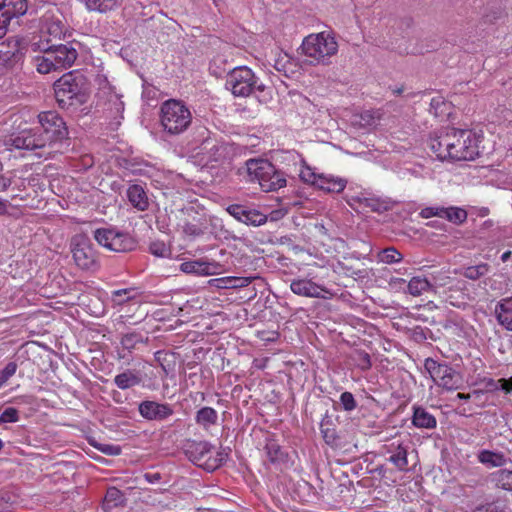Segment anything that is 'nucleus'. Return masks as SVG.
I'll return each mask as SVG.
<instances>
[{"instance_id": "obj_1", "label": "nucleus", "mask_w": 512, "mask_h": 512, "mask_svg": "<svg viewBox=\"0 0 512 512\" xmlns=\"http://www.w3.org/2000/svg\"><path fill=\"white\" fill-rule=\"evenodd\" d=\"M482 140L481 131L450 128L432 136L429 147L441 161H473L480 155Z\"/></svg>"}, {"instance_id": "obj_2", "label": "nucleus", "mask_w": 512, "mask_h": 512, "mask_svg": "<svg viewBox=\"0 0 512 512\" xmlns=\"http://www.w3.org/2000/svg\"><path fill=\"white\" fill-rule=\"evenodd\" d=\"M284 159L293 163L291 172L297 174L304 183L328 193H340L346 188L347 180L345 178L333 174L318 173L315 168L307 165L302 156L295 151L286 152Z\"/></svg>"}, {"instance_id": "obj_3", "label": "nucleus", "mask_w": 512, "mask_h": 512, "mask_svg": "<svg viewBox=\"0 0 512 512\" xmlns=\"http://www.w3.org/2000/svg\"><path fill=\"white\" fill-rule=\"evenodd\" d=\"M226 87L234 96L248 97L254 94L262 103H267L271 99L270 90L246 66L236 67L228 74Z\"/></svg>"}, {"instance_id": "obj_4", "label": "nucleus", "mask_w": 512, "mask_h": 512, "mask_svg": "<svg viewBox=\"0 0 512 512\" xmlns=\"http://www.w3.org/2000/svg\"><path fill=\"white\" fill-rule=\"evenodd\" d=\"M302 54L312 65H329L339 49L335 35L331 31L312 33L306 36L301 45Z\"/></svg>"}, {"instance_id": "obj_5", "label": "nucleus", "mask_w": 512, "mask_h": 512, "mask_svg": "<svg viewBox=\"0 0 512 512\" xmlns=\"http://www.w3.org/2000/svg\"><path fill=\"white\" fill-rule=\"evenodd\" d=\"M54 92L58 105L63 109H77L88 99L85 78L72 72L63 75L54 83Z\"/></svg>"}, {"instance_id": "obj_6", "label": "nucleus", "mask_w": 512, "mask_h": 512, "mask_svg": "<svg viewBox=\"0 0 512 512\" xmlns=\"http://www.w3.org/2000/svg\"><path fill=\"white\" fill-rule=\"evenodd\" d=\"M160 119L166 132L180 134L191 124L192 114L183 102L170 99L162 104Z\"/></svg>"}, {"instance_id": "obj_7", "label": "nucleus", "mask_w": 512, "mask_h": 512, "mask_svg": "<svg viewBox=\"0 0 512 512\" xmlns=\"http://www.w3.org/2000/svg\"><path fill=\"white\" fill-rule=\"evenodd\" d=\"M187 453L191 461L207 471L216 470L227 460L229 455L225 448L214 451L213 446L207 441L193 442L189 445Z\"/></svg>"}, {"instance_id": "obj_8", "label": "nucleus", "mask_w": 512, "mask_h": 512, "mask_svg": "<svg viewBox=\"0 0 512 512\" xmlns=\"http://www.w3.org/2000/svg\"><path fill=\"white\" fill-rule=\"evenodd\" d=\"M424 367L435 385L448 391L461 388L463 384L462 376L447 364L439 363L432 358H427Z\"/></svg>"}, {"instance_id": "obj_9", "label": "nucleus", "mask_w": 512, "mask_h": 512, "mask_svg": "<svg viewBox=\"0 0 512 512\" xmlns=\"http://www.w3.org/2000/svg\"><path fill=\"white\" fill-rule=\"evenodd\" d=\"M37 129L48 145L62 139L67 134L65 122L55 111H45L38 115Z\"/></svg>"}, {"instance_id": "obj_10", "label": "nucleus", "mask_w": 512, "mask_h": 512, "mask_svg": "<svg viewBox=\"0 0 512 512\" xmlns=\"http://www.w3.org/2000/svg\"><path fill=\"white\" fill-rule=\"evenodd\" d=\"M5 146L8 150L24 149L33 151L45 148L48 144L37 127H33L12 134L5 140Z\"/></svg>"}, {"instance_id": "obj_11", "label": "nucleus", "mask_w": 512, "mask_h": 512, "mask_svg": "<svg viewBox=\"0 0 512 512\" xmlns=\"http://www.w3.org/2000/svg\"><path fill=\"white\" fill-rule=\"evenodd\" d=\"M95 240L104 248L114 252H125L133 248V240L112 228H99L94 232Z\"/></svg>"}, {"instance_id": "obj_12", "label": "nucleus", "mask_w": 512, "mask_h": 512, "mask_svg": "<svg viewBox=\"0 0 512 512\" xmlns=\"http://www.w3.org/2000/svg\"><path fill=\"white\" fill-rule=\"evenodd\" d=\"M227 154L226 145L218 142L214 138H205L200 147L195 151L194 157L204 166H214V163L223 161Z\"/></svg>"}, {"instance_id": "obj_13", "label": "nucleus", "mask_w": 512, "mask_h": 512, "mask_svg": "<svg viewBox=\"0 0 512 512\" xmlns=\"http://www.w3.org/2000/svg\"><path fill=\"white\" fill-rule=\"evenodd\" d=\"M73 259L81 269H92L96 265V254L85 236L78 235L72 240Z\"/></svg>"}, {"instance_id": "obj_14", "label": "nucleus", "mask_w": 512, "mask_h": 512, "mask_svg": "<svg viewBox=\"0 0 512 512\" xmlns=\"http://www.w3.org/2000/svg\"><path fill=\"white\" fill-rule=\"evenodd\" d=\"M290 289L296 295L309 298L329 299L333 296V293L328 288L315 283L312 278L308 277L293 279L290 283Z\"/></svg>"}, {"instance_id": "obj_15", "label": "nucleus", "mask_w": 512, "mask_h": 512, "mask_svg": "<svg viewBox=\"0 0 512 512\" xmlns=\"http://www.w3.org/2000/svg\"><path fill=\"white\" fill-rule=\"evenodd\" d=\"M180 270L186 274L211 276L222 273L223 266L214 260L198 259L181 263Z\"/></svg>"}, {"instance_id": "obj_16", "label": "nucleus", "mask_w": 512, "mask_h": 512, "mask_svg": "<svg viewBox=\"0 0 512 512\" xmlns=\"http://www.w3.org/2000/svg\"><path fill=\"white\" fill-rule=\"evenodd\" d=\"M49 51L58 70L70 68L78 56L76 48L71 43L50 47Z\"/></svg>"}, {"instance_id": "obj_17", "label": "nucleus", "mask_w": 512, "mask_h": 512, "mask_svg": "<svg viewBox=\"0 0 512 512\" xmlns=\"http://www.w3.org/2000/svg\"><path fill=\"white\" fill-rule=\"evenodd\" d=\"M140 415L147 420L162 421L173 414V409L169 404L158 403L155 401H143L139 405Z\"/></svg>"}, {"instance_id": "obj_18", "label": "nucleus", "mask_w": 512, "mask_h": 512, "mask_svg": "<svg viewBox=\"0 0 512 512\" xmlns=\"http://www.w3.org/2000/svg\"><path fill=\"white\" fill-rule=\"evenodd\" d=\"M347 202L354 209H369L373 212H383L389 208L386 200L365 193L351 196Z\"/></svg>"}, {"instance_id": "obj_19", "label": "nucleus", "mask_w": 512, "mask_h": 512, "mask_svg": "<svg viewBox=\"0 0 512 512\" xmlns=\"http://www.w3.org/2000/svg\"><path fill=\"white\" fill-rule=\"evenodd\" d=\"M246 172L249 181L258 182L262 187L266 174L272 172V163L265 159H249L246 162Z\"/></svg>"}, {"instance_id": "obj_20", "label": "nucleus", "mask_w": 512, "mask_h": 512, "mask_svg": "<svg viewBox=\"0 0 512 512\" xmlns=\"http://www.w3.org/2000/svg\"><path fill=\"white\" fill-rule=\"evenodd\" d=\"M27 8L26 0H0V15L3 23L8 24L11 19L24 15Z\"/></svg>"}, {"instance_id": "obj_21", "label": "nucleus", "mask_w": 512, "mask_h": 512, "mask_svg": "<svg viewBox=\"0 0 512 512\" xmlns=\"http://www.w3.org/2000/svg\"><path fill=\"white\" fill-rule=\"evenodd\" d=\"M495 316L499 325L512 331V296L503 298L496 304Z\"/></svg>"}, {"instance_id": "obj_22", "label": "nucleus", "mask_w": 512, "mask_h": 512, "mask_svg": "<svg viewBox=\"0 0 512 512\" xmlns=\"http://www.w3.org/2000/svg\"><path fill=\"white\" fill-rule=\"evenodd\" d=\"M412 424L419 429H434L436 418L421 406H413Z\"/></svg>"}, {"instance_id": "obj_23", "label": "nucleus", "mask_w": 512, "mask_h": 512, "mask_svg": "<svg viewBox=\"0 0 512 512\" xmlns=\"http://www.w3.org/2000/svg\"><path fill=\"white\" fill-rule=\"evenodd\" d=\"M391 453L389 461L399 470L404 471L408 466L407 449L402 443H391L389 446Z\"/></svg>"}, {"instance_id": "obj_24", "label": "nucleus", "mask_w": 512, "mask_h": 512, "mask_svg": "<svg viewBox=\"0 0 512 512\" xmlns=\"http://www.w3.org/2000/svg\"><path fill=\"white\" fill-rule=\"evenodd\" d=\"M123 503L124 496L122 492L115 487H111L106 492L102 507L106 512H119Z\"/></svg>"}, {"instance_id": "obj_25", "label": "nucleus", "mask_w": 512, "mask_h": 512, "mask_svg": "<svg viewBox=\"0 0 512 512\" xmlns=\"http://www.w3.org/2000/svg\"><path fill=\"white\" fill-rule=\"evenodd\" d=\"M127 197L130 203L138 210L144 211L148 208L146 192L140 185H132L127 190Z\"/></svg>"}, {"instance_id": "obj_26", "label": "nucleus", "mask_w": 512, "mask_h": 512, "mask_svg": "<svg viewBox=\"0 0 512 512\" xmlns=\"http://www.w3.org/2000/svg\"><path fill=\"white\" fill-rule=\"evenodd\" d=\"M286 186V178L281 171H278L272 164V172L266 174L262 189L265 191H274Z\"/></svg>"}, {"instance_id": "obj_27", "label": "nucleus", "mask_w": 512, "mask_h": 512, "mask_svg": "<svg viewBox=\"0 0 512 512\" xmlns=\"http://www.w3.org/2000/svg\"><path fill=\"white\" fill-rule=\"evenodd\" d=\"M218 420V413L212 407H202L195 415V421L198 425L208 430L211 426L215 425Z\"/></svg>"}, {"instance_id": "obj_28", "label": "nucleus", "mask_w": 512, "mask_h": 512, "mask_svg": "<svg viewBox=\"0 0 512 512\" xmlns=\"http://www.w3.org/2000/svg\"><path fill=\"white\" fill-rule=\"evenodd\" d=\"M33 63L36 67V70L41 74H48L58 71L57 65L52 60L49 49L46 50L42 55L34 57Z\"/></svg>"}, {"instance_id": "obj_29", "label": "nucleus", "mask_w": 512, "mask_h": 512, "mask_svg": "<svg viewBox=\"0 0 512 512\" xmlns=\"http://www.w3.org/2000/svg\"><path fill=\"white\" fill-rule=\"evenodd\" d=\"M432 288L433 284H431L426 278L420 276L411 278L407 284V292L412 296H420Z\"/></svg>"}, {"instance_id": "obj_30", "label": "nucleus", "mask_w": 512, "mask_h": 512, "mask_svg": "<svg viewBox=\"0 0 512 512\" xmlns=\"http://www.w3.org/2000/svg\"><path fill=\"white\" fill-rule=\"evenodd\" d=\"M251 277H224L212 279L210 283L218 288H237L244 287L251 283Z\"/></svg>"}, {"instance_id": "obj_31", "label": "nucleus", "mask_w": 512, "mask_h": 512, "mask_svg": "<svg viewBox=\"0 0 512 512\" xmlns=\"http://www.w3.org/2000/svg\"><path fill=\"white\" fill-rule=\"evenodd\" d=\"M140 378L131 370H127L115 376V385L122 390L132 388L140 383Z\"/></svg>"}, {"instance_id": "obj_32", "label": "nucleus", "mask_w": 512, "mask_h": 512, "mask_svg": "<svg viewBox=\"0 0 512 512\" xmlns=\"http://www.w3.org/2000/svg\"><path fill=\"white\" fill-rule=\"evenodd\" d=\"M478 460L480 463L490 467H501L506 463V458L503 454L489 450H482L478 454Z\"/></svg>"}, {"instance_id": "obj_33", "label": "nucleus", "mask_w": 512, "mask_h": 512, "mask_svg": "<svg viewBox=\"0 0 512 512\" xmlns=\"http://www.w3.org/2000/svg\"><path fill=\"white\" fill-rule=\"evenodd\" d=\"M377 258L384 264H394L401 262L403 255L396 248L388 247L379 251Z\"/></svg>"}, {"instance_id": "obj_34", "label": "nucleus", "mask_w": 512, "mask_h": 512, "mask_svg": "<svg viewBox=\"0 0 512 512\" xmlns=\"http://www.w3.org/2000/svg\"><path fill=\"white\" fill-rule=\"evenodd\" d=\"M430 112L436 117H442L450 113V104L442 96H435L430 102Z\"/></svg>"}, {"instance_id": "obj_35", "label": "nucleus", "mask_w": 512, "mask_h": 512, "mask_svg": "<svg viewBox=\"0 0 512 512\" xmlns=\"http://www.w3.org/2000/svg\"><path fill=\"white\" fill-rule=\"evenodd\" d=\"M42 31L54 39H57L64 34V26L60 20H50L46 17L45 23L42 26Z\"/></svg>"}, {"instance_id": "obj_36", "label": "nucleus", "mask_w": 512, "mask_h": 512, "mask_svg": "<svg viewBox=\"0 0 512 512\" xmlns=\"http://www.w3.org/2000/svg\"><path fill=\"white\" fill-rule=\"evenodd\" d=\"M90 11L106 12L116 5V0H81Z\"/></svg>"}, {"instance_id": "obj_37", "label": "nucleus", "mask_w": 512, "mask_h": 512, "mask_svg": "<svg viewBox=\"0 0 512 512\" xmlns=\"http://www.w3.org/2000/svg\"><path fill=\"white\" fill-rule=\"evenodd\" d=\"M136 290L134 288H126L115 290L111 294V301L114 305L119 306L135 298Z\"/></svg>"}, {"instance_id": "obj_38", "label": "nucleus", "mask_w": 512, "mask_h": 512, "mask_svg": "<svg viewBox=\"0 0 512 512\" xmlns=\"http://www.w3.org/2000/svg\"><path fill=\"white\" fill-rule=\"evenodd\" d=\"M443 217L453 223H462L467 218V213L464 209L458 207H449L444 209Z\"/></svg>"}, {"instance_id": "obj_39", "label": "nucleus", "mask_w": 512, "mask_h": 512, "mask_svg": "<svg viewBox=\"0 0 512 512\" xmlns=\"http://www.w3.org/2000/svg\"><path fill=\"white\" fill-rule=\"evenodd\" d=\"M497 486L504 490H512V471L502 469L494 474Z\"/></svg>"}, {"instance_id": "obj_40", "label": "nucleus", "mask_w": 512, "mask_h": 512, "mask_svg": "<svg viewBox=\"0 0 512 512\" xmlns=\"http://www.w3.org/2000/svg\"><path fill=\"white\" fill-rule=\"evenodd\" d=\"M144 339L140 333L131 332L125 334L121 339V345L124 349L131 351L140 343H143Z\"/></svg>"}, {"instance_id": "obj_41", "label": "nucleus", "mask_w": 512, "mask_h": 512, "mask_svg": "<svg viewBox=\"0 0 512 512\" xmlns=\"http://www.w3.org/2000/svg\"><path fill=\"white\" fill-rule=\"evenodd\" d=\"M20 60L18 52L11 50H0V62L3 69L13 67Z\"/></svg>"}, {"instance_id": "obj_42", "label": "nucleus", "mask_w": 512, "mask_h": 512, "mask_svg": "<svg viewBox=\"0 0 512 512\" xmlns=\"http://www.w3.org/2000/svg\"><path fill=\"white\" fill-rule=\"evenodd\" d=\"M149 251L156 257L168 258L171 256V249L163 241H153L149 246Z\"/></svg>"}, {"instance_id": "obj_43", "label": "nucleus", "mask_w": 512, "mask_h": 512, "mask_svg": "<svg viewBox=\"0 0 512 512\" xmlns=\"http://www.w3.org/2000/svg\"><path fill=\"white\" fill-rule=\"evenodd\" d=\"M266 221H267V218L265 215H263L257 211H252V210H247L246 214L243 218V223H245L247 225H252V226H261V225L265 224Z\"/></svg>"}, {"instance_id": "obj_44", "label": "nucleus", "mask_w": 512, "mask_h": 512, "mask_svg": "<svg viewBox=\"0 0 512 512\" xmlns=\"http://www.w3.org/2000/svg\"><path fill=\"white\" fill-rule=\"evenodd\" d=\"M489 268L487 264H480L471 266L465 269L464 276L471 280H476L488 272Z\"/></svg>"}, {"instance_id": "obj_45", "label": "nucleus", "mask_w": 512, "mask_h": 512, "mask_svg": "<svg viewBox=\"0 0 512 512\" xmlns=\"http://www.w3.org/2000/svg\"><path fill=\"white\" fill-rule=\"evenodd\" d=\"M265 450L271 462H277L282 459L283 452L276 442H268Z\"/></svg>"}, {"instance_id": "obj_46", "label": "nucleus", "mask_w": 512, "mask_h": 512, "mask_svg": "<svg viewBox=\"0 0 512 512\" xmlns=\"http://www.w3.org/2000/svg\"><path fill=\"white\" fill-rule=\"evenodd\" d=\"M17 364L9 362L2 370H0V388L3 387L7 381L15 375L17 371Z\"/></svg>"}, {"instance_id": "obj_47", "label": "nucleus", "mask_w": 512, "mask_h": 512, "mask_svg": "<svg viewBox=\"0 0 512 512\" xmlns=\"http://www.w3.org/2000/svg\"><path fill=\"white\" fill-rule=\"evenodd\" d=\"M488 385L492 389H501L507 394H512V377L509 379L502 378L499 379L498 381L490 380Z\"/></svg>"}, {"instance_id": "obj_48", "label": "nucleus", "mask_w": 512, "mask_h": 512, "mask_svg": "<svg viewBox=\"0 0 512 512\" xmlns=\"http://www.w3.org/2000/svg\"><path fill=\"white\" fill-rule=\"evenodd\" d=\"M19 421L18 410L13 407L6 408L0 415V424L15 423Z\"/></svg>"}, {"instance_id": "obj_49", "label": "nucleus", "mask_w": 512, "mask_h": 512, "mask_svg": "<svg viewBox=\"0 0 512 512\" xmlns=\"http://www.w3.org/2000/svg\"><path fill=\"white\" fill-rule=\"evenodd\" d=\"M93 446L97 450H99L100 452H102L106 455L117 456L121 453V448L118 445L97 443V444H93Z\"/></svg>"}, {"instance_id": "obj_50", "label": "nucleus", "mask_w": 512, "mask_h": 512, "mask_svg": "<svg viewBox=\"0 0 512 512\" xmlns=\"http://www.w3.org/2000/svg\"><path fill=\"white\" fill-rule=\"evenodd\" d=\"M340 402L345 411H352L356 408V401L350 392H343L340 396Z\"/></svg>"}, {"instance_id": "obj_51", "label": "nucleus", "mask_w": 512, "mask_h": 512, "mask_svg": "<svg viewBox=\"0 0 512 512\" xmlns=\"http://www.w3.org/2000/svg\"><path fill=\"white\" fill-rule=\"evenodd\" d=\"M444 209H445L444 207H439V206L426 207V208L421 210L420 215L423 218H431V217H434V216L442 218L443 217V213H445Z\"/></svg>"}, {"instance_id": "obj_52", "label": "nucleus", "mask_w": 512, "mask_h": 512, "mask_svg": "<svg viewBox=\"0 0 512 512\" xmlns=\"http://www.w3.org/2000/svg\"><path fill=\"white\" fill-rule=\"evenodd\" d=\"M357 365L362 370H367L371 367V360L369 354L366 352H357Z\"/></svg>"}, {"instance_id": "obj_53", "label": "nucleus", "mask_w": 512, "mask_h": 512, "mask_svg": "<svg viewBox=\"0 0 512 512\" xmlns=\"http://www.w3.org/2000/svg\"><path fill=\"white\" fill-rule=\"evenodd\" d=\"M227 211L235 219L243 222V218H244L247 210L244 209L240 205H231V206L228 207Z\"/></svg>"}, {"instance_id": "obj_54", "label": "nucleus", "mask_w": 512, "mask_h": 512, "mask_svg": "<svg viewBox=\"0 0 512 512\" xmlns=\"http://www.w3.org/2000/svg\"><path fill=\"white\" fill-rule=\"evenodd\" d=\"M110 101L113 103L115 113L119 115L120 118H123L122 113L124 111V102L117 95H115Z\"/></svg>"}, {"instance_id": "obj_55", "label": "nucleus", "mask_w": 512, "mask_h": 512, "mask_svg": "<svg viewBox=\"0 0 512 512\" xmlns=\"http://www.w3.org/2000/svg\"><path fill=\"white\" fill-rule=\"evenodd\" d=\"M435 285L444 287L449 284L450 277L446 275V273L439 272L437 275L433 277Z\"/></svg>"}, {"instance_id": "obj_56", "label": "nucleus", "mask_w": 512, "mask_h": 512, "mask_svg": "<svg viewBox=\"0 0 512 512\" xmlns=\"http://www.w3.org/2000/svg\"><path fill=\"white\" fill-rule=\"evenodd\" d=\"M12 184L11 178L0 174V192L6 191Z\"/></svg>"}, {"instance_id": "obj_57", "label": "nucleus", "mask_w": 512, "mask_h": 512, "mask_svg": "<svg viewBox=\"0 0 512 512\" xmlns=\"http://www.w3.org/2000/svg\"><path fill=\"white\" fill-rule=\"evenodd\" d=\"M184 232L188 235L196 236L200 234V229L195 225L187 224L184 227Z\"/></svg>"}, {"instance_id": "obj_58", "label": "nucleus", "mask_w": 512, "mask_h": 512, "mask_svg": "<svg viewBox=\"0 0 512 512\" xmlns=\"http://www.w3.org/2000/svg\"><path fill=\"white\" fill-rule=\"evenodd\" d=\"M145 479L149 483H157V482L160 481L161 476H160L159 473H146L145 474Z\"/></svg>"}, {"instance_id": "obj_59", "label": "nucleus", "mask_w": 512, "mask_h": 512, "mask_svg": "<svg viewBox=\"0 0 512 512\" xmlns=\"http://www.w3.org/2000/svg\"><path fill=\"white\" fill-rule=\"evenodd\" d=\"M9 206V201L6 199L0 198V216L7 213Z\"/></svg>"}, {"instance_id": "obj_60", "label": "nucleus", "mask_w": 512, "mask_h": 512, "mask_svg": "<svg viewBox=\"0 0 512 512\" xmlns=\"http://www.w3.org/2000/svg\"><path fill=\"white\" fill-rule=\"evenodd\" d=\"M253 365H254V367H256L258 369H263L265 367V360L255 359L253 361Z\"/></svg>"}, {"instance_id": "obj_61", "label": "nucleus", "mask_w": 512, "mask_h": 512, "mask_svg": "<svg viewBox=\"0 0 512 512\" xmlns=\"http://www.w3.org/2000/svg\"><path fill=\"white\" fill-rule=\"evenodd\" d=\"M96 80L98 81L99 85L107 83V77L105 75H102V74H98L96 76Z\"/></svg>"}, {"instance_id": "obj_62", "label": "nucleus", "mask_w": 512, "mask_h": 512, "mask_svg": "<svg viewBox=\"0 0 512 512\" xmlns=\"http://www.w3.org/2000/svg\"><path fill=\"white\" fill-rule=\"evenodd\" d=\"M405 280L403 278H391L390 284H405Z\"/></svg>"}, {"instance_id": "obj_63", "label": "nucleus", "mask_w": 512, "mask_h": 512, "mask_svg": "<svg viewBox=\"0 0 512 512\" xmlns=\"http://www.w3.org/2000/svg\"><path fill=\"white\" fill-rule=\"evenodd\" d=\"M470 397H471V396H470V394H464V393H458V394L456 395V398H457V399L465 400V401H466V400H468V399H470Z\"/></svg>"}, {"instance_id": "obj_64", "label": "nucleus", "mask_w": 512, "mask_h": 512, "mask_svg": "<svg viewBox=\"0 0 512 512\" xmlns=\"http://www.w3.org/2000/svg\"><path fill=\"white\" fill-rule=\"evenodd\" d=\"M510 256H511V252H510V251H506V252H504V253L501 255V260H502L503 262H506V261H508V259L510 258Z\"/></svg>"}]
</instances>
